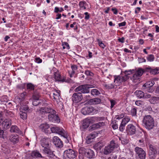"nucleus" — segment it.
<instances>
[{
  "label": "nucleus",
  "instance_id": "a19ab883",
  "mask_svg": "<svg viewBox=\"0 0 159 159\" xmlns=\"http://www.w3.org/2000/svg\"><path fill=\"white\" fill-rule=\"evenodd\" d=\"M40 102L39 101V100H36L35 99H33V105L34 106H37L38 105L39 103Z\"/></svg>",
  "mask_w": 159,
  "mask_h": 159
},
{
  "label": "nucleus",
  "instance_id": "c9c22d12",
  "mask_svg": "<svg viewBox=\"0 0 159 159\" xmlns=\"http://www.w3.org/2000/svg\"><path fill=\"white\" fill-rule=\"evenodd\" d=\"M150 73L154 75L156 74L159 73V69L158 68H156L152 69L150 70Z\"/></svg>",
  "mask_w": 159,
  "mask_h": 159
},
{
  "label": "nucleus",
  "instance_id": "774afa93",
  "mask_svg": "<svg viewBox=\"0 0 159 159\" xmlns=\"http://www.w3.org/2000/svg\"><path fill=\"white\" fill-rule=\"evenodd\" d=\"M112 128L114 129H116L118 128V125H117L116 124H113L112 126Z\"/></svg>",
  "mask_w": 159,
  "mask_h": 159
},
{
  "label": "nucleus",
  "instance_id": "1a4fd4ad",
  "mask_svg": "<svg viewBox=\"0 0 159 159\" xmlns=\"http://www.w3.org/2000/svg\"><path fill=\"white\" fill-rule=\"evenodd\" d=\"M51 131L52 133L58 134L66 139L67 138L66 133L62 128H60L57 126H54L51 128Z\"/></svg>",
  "mask_w": 159,
  "mask_h": 159
},
{
  "label": "nucleus",
  "instance_id": "4c0bfd02",
  "mask_svg": "<svg viewBox=\"0 0 159 159\" xmlns=\"http://www.w3.org/2000/svg\"><path fill=\"white\" fill-rule=\"evenodd\" d=\"M86 150V149H85L83 147L80 148L79 150V153L80 154H84L85 155Z\"/></svg>",
  "mask_w": 159,
  "mask_h": 159
},
{
  "label": "nucleus",
  "instance_id": "6e6d98bb",
  "mask_svg": "<svg viewBox=\"0 0 159 159\" xmlns=\"http://www.w3.org/2000/svg\"><path fill=\"white\" fill-rule=\"evenodd\" d=\"M110 102L111 103V108H112L114 105L115 104V101L113 100H111L110 101Z\"/></svg>",
  "mask_w": 159,
  "mask_h": 159
},
{
  "label": "nucleus",
  "instance_id": "09e8293b",
  "mask_svg": "<svg viewBox=\"0 0 159 159\" xmlns=\"http://www.w3.org/2000/svg\"><path fill=\"white\" fill-rule=\"evenodd\" d=\"M134 71V70H125V75H129L132 73V71Z\"/></svg>",
  "mask_w": 159,
  "mask_h": 159
},
{
  "label": "nucleus",
  "instance_id": "cd10ccee",
  "mask_svg": "<svg viewBox=\"0 0 159 159\" xmlns=\"http://www.w3.org/2000/svg\"><path fill=\"white\" fill-rule=\"evenodd\" d=\"M155 84V82L153 80H151L150 81L146 83L143 85V86L147 87V86H149V87L152 86Z\"/></svg>",
  "mask_w": 159,
  "mask_h": 159
},
{
  "label": "nucleus",
  "instance_id": "bf43d9fd",
  "mask_svg": "<svg viewBox=\"0 0 159 159\" xmlns=\"http://www.w3.org/2000/svg\"><path fill=\"white\" fill-rule=\"evenodd\" d=\"M69 74L70 77H73V76L74 75V74L75 73V71L73 70H72V71L71 72V73H70V71H69Z\"/></svg>",
  "mask_w": 159,
  "mask_h": 159
},
{
  "label": "nucleus",
  "instance_id": "20e7f679",
  "mask_svg": "<svg viewBox=\"0 0 159 159\" xmlns=\"http://www.w3.org/2000/svg\"><path fill=\"white\" fill-rule=\"evenodd\" d=\"M144 72V70L142 68H139L131 77V80L135 83L138 84L140 83V77Z\"/></svg>",
  "mask_w": 159,
  "mask_h": 159
},
{
  "label": "nucleus",
  "instance_id": "6e6552de",
  "mask_svg": "<svg viewBox=\"0 0 159 159\" xmlns=\"http://www.w3.org/2000/svg\"><path fill=\"white\" fill-rule=\"evenodd\" d=\"M159 153V148L152 144L149 145V155L152 158H155L156 155Z\"/></svg>",
  "mask_w": 159,
  "mask_h": 159
},
{
  "label": "nucleus",
  "instance_id": "dca6fc26",
  "mask_svg": "<svg viewBox=\"0 0 159 159\" xmlns=\"http://www.w3.org/2000/svg\"><path fill=\"white\" fill-rule=\"evenodd\" d=\"M126 130L129 134L133 135L136 132V128L135 126L133 124H130L127 125Z\"/></svg>",
  "mask_w": 159,
  "mask_h": 159
},
{
  "label": "nucleus",
  "instance_id": "ea45409f",
  "mask_svg": "<svg viewBox=\"0 0 159 159\" xmlns=\"http://www.w3.org/2000/svg\"><path fill=\"white\" fill-rule=\"evenodd\" d=\"M130 120V118L129 117H125L122 119V122L126 125Z\"/></svg>",
  "mask_w": 159,
  "mask_h": 159
},
{
  "label": "nucleus",
  "instance_id": "4d7b16f0",
  "mask_svg": "<svg viewBox=\"0 0 159 159\" xmlns=\"http://www.w3.org/2000/svg\"><path fill=\"white\" fill-rule=\"evenodd\" d=\"M124 117V114H123L118 115L116 116V118L117 119H120Z\"/></svg>",
  "mask_w": 159,
  "mask_h": 159
},
{
  "label": "nucleus",
  "instance_id": "49530a36",
  "mask_svg": "<svg viewBox=\"0 0 159 159\" xmlns=\"http://www.w3.org/2000/svg\"><path fill=\"white\" fill-rule=\"evenodd\" d=\"M91 139V137H90L89 135L86 137V139L87 142L88 143H89L91 142V140L93 139Z\"/></svg>",
  "mask_w": 159,
  "mask_h": 159
},
{
  "label": "nucleus",
  "instance_id": "4be33fe9",
  "mask_svg": "<svg viewBox=\"0 0 159 159\" xmlns=\"http://www.w3.org/2000/svg\"><path fill=\"white\" fill-rule=\"evenodd\" d=\"M103 145L102 143L99 142L96 143L93 146L94 148L97 151L100 150L101 148L103 147Z\"/></svg>",
  "mask_w": 159,
  "mask_h": 159
},
{
  "label": "nucleus",
  "instance_id": "72a5a7b5",
  "mask_svg": "<svg viewBox=\"0 0 159 159\" xmlns=\"http://www.w3.org/2000/svg\"><path fill=\"white\" fill-rule=\"evenodd\" d=\"M137 109L135 108H132L131 110V114L133 116L136 115Z\"/></svg>",
  "mask_w": 159,
  "mask_h": 159
},
{
  "label": "nucleus",
  "instance_id": "680f3d73",
  "mask_svg": "<svg viewBox=\"0 0 159 159\" xmlns=\"http://www.w3.org/2000/svg\"><path fill=\"white\" fill-rule=\"evenodd\" d=\"M25 94L24 93H22L20 94V98L21 100H23L24 99L25 96Z\"/></svg>",
  "mask_w": 159,
  "mask_h": 159
},
{
  "label": "nucleus",
  "instance_id": "e2e57ef3",
  "mask_svg": "<svg viewBox=\"0 0 159 159\" xmlns=\"http://www.w3.org/2000/svg\"><path fill=\"white\" fill-rule=\"evenodd\" d=\"M96 135V134L92 133L90 134L89 135L90 136V137H91V139H93L95 138Z\"/></svg>",
  "mask_w": 159,
  "mask_h": 159
},
{
  "label": "nucleus",
  "instance_id": "39448f33",
  "mask_svg": "<svg viewBox=\"0 0 159 159\" xmlns=\"http://www.w3.org/2000/svg\"><path fill=\"white\" fill-rule=\"evenodd\" d=\"M77 155V152L72 149H69L64 152L63 159H73Z\"/></svg>",
  "mask_w": 159,
  "mask_h": 159
},
{
  "label": "nucleus",
  "instance_id": "f03ea898",
  "mask_svg": "<svg viewBox=\"0 0 159 159\" xmlns=\"http://www.w3.org/2000/svg\"><path fill=\"white\" fill-rule=\"evenodd\" d=\"M36 111L39 113L41 114L48 113L49 114L48 117L49 120L57 123L60 122L59 117L56 114V111L50 107H41L37 109Z\"/></svg>",
  "mask_w": 159,
  "mask_h": 159
},
{
  "label": "nucleus",
  "instance_id": "423d86ee",
  "mask_svg": "<svg viewBox=\"0 0 159 159\" xmlns=\"http://www.w3.org/2000/svg\"><path fill=\"white\" fill-rule=\"evenodd\" d=\"M93 86L91 85L84 84L80 85L75 89V92L80 91L83 93H89V89L93 88Z\"/></svg>",
  "mask_w": 159,
  "mask_h": 159
},
{
  "label": "nucleus",
  "instance_id": "8fccbe9b",
  "mask_svg": "<svg viewBox=\"0 0 159 159\" xmlns=\"http://www.w3.org/2000/svg\"><path fill=\"white\" fill-rule=\"evenodd\" d=\"M92 119H91L86 118L84 121L87 123L89 125L91 123Z\"/></svg>",
  "mask_w": 159,
  "mask_h": 159
},
{
  "label": "nucleus",
  "instance_id": "5701e85b",
  "mask_svg": "<svg viewBox=\"0 0 159 159\" xmlns=\"http://www.w3.org/2000/svg\"><path fill=\"white\" fill-rule=\"evenodd\" d=\"M150 102L153 104H157L158 103L159 101V97H153L149 99Z\"/></svg>",
  "mask_w": 159,
  "mask_h": 159
},
{
  "label": "nucleus",
  "instance_id": "603ef678",
  "mask_svg": "<svg viewBox=\"0 0 159 159\" xmlns=\"http://www.w3.org/2000/svg\"><path fill=\"white\" fill-rule=\"evenodd\" d=\"M138 61L139 63H141L143 62H146V60L143 58H138Z\"/></svg>",
  "mask_w": 159,
  "mask_h": 159
},
{
  "label": "nucleus",
  "instance_id": "7ed1b4c3",
  "mask_svg": "<svg viewBox=\"0 0 159 159\" xmlns=\"http://www.w3.org/2000/svg\"><path fill=\"white\" fill-rule=\"evenodd\" d=\"M142 122L145 128L149 130L152 129L154 126V119L150 115L144 116Z\"/></svg>",
  "mask_w": 159,
  "mask_h": 159
},
{
  "label": "nucleus",
  "instance_id": "de8ad7c7",
  "mask_svg": "<svg viewBox=\"0 0 159 159\" xmlns=\"http://www.w3.org/2000/svg\"><path fill=\"white\" fill-rule=\"evenodd\" d=\"M91 139V137H90L89 135L86 137V139L87 142L88 143H89L91 142V140L93 139Z\"/></svg>",
  "mask_w": 159,
  "mask_h": 159
},
{
  "label": "nucleus",
  "instance_id": "5fc2aeb1",
  "mask_svg": "<svg viewBox=\"0 0 159 159\" xmlns=\"http://www.w3.org/2000/svg\"><path fill=\"white\" fill-rule=\"evenodd\" d=\"M143 133H144V132H143L141 131H139L137 132V135L138 136L141 137L143 135Z\"/></svg>",
  "mask_w": 159,
  "mask_h": 159
},
{
  "label": "nucleus",
  "instance_id": "bb28decb",
  "mask_svg": "<svg viewBox=\"0 0 159 159\" xmlns=\"http://www.w3.org/2000/svg\"><path fill=\"white\" fill-rule=\"evenodd\" d=\"M53 98L57 101L59 100L60 98V94L57 91L53 93Z\"/></svg>",
  "mask_w": 159,
  "mask_h": 159
},
{
  "label": "nucleus",
  "instance_id": "c85d7f7f",
  "mask_svg": "<svg viewBox=\"0 0 159 159\" xmlns=\"http://www.w3.org/2000/svg\"><path fill=\"white\" fill-rule=\"evenodd\" d=\"M91 93L93 96L98 95L100 94V92L96 89H93L91 91Z\"/></svg>",
  "mask_w": 159,
  "mask_h": 159
},
{
  "label": "nucleus",
  "instance_id": "0e129e2a",
  "mask_svg": "<svg viewBox=\"0 0 159 159\" xmlns=\"http://www.w3.org/2000/svg\"><path fill=\"white\" fill-rule=\"evenodd\" d=\"M89 125L87 123H85V121H84L83 123V126L85 128H87L89 126Z\"/></svg>",
  "mask_w": 159,
  "mask_h": 159
},
{
  "label": "nucleus",
  "instance_id": "c756f323",
  "mask_svg": "<svg viewBox=\"0 0 159 159\" xmlns=\"http://www.w3.org/2000/svg\"><path fill=\"white\" fill-rule=\"evenodd\" d=\"M103 86L105 87L107 89H112L114 87V85L111 84H103Z\"/></svg>",
  "mask_w": 159,
  "mask_h": 159
},
{
  "label": "nucleus",
  "instance_id": "f8f14e48",
  "mask_svg": "<svg viewBox=\"0 0 159 159\" xmlns=\"http://www.w3.org/2000/svg\"><path fill=\"white\" fill-rule=\"evenodd\" d=\"M83 98L82 93L80 92L74 93L72 97L73 101L77 103L81 101Z\"/></svg>",
  "mask_w": 159,
  "mask_h": 159
},
{
  "label": "nucleus",
  "instance_id": "37998d69",
  "mask_svg": "<svg viewBox=\"0 0 159 159\" xmlns=\"http://www.w3.org/2000/svg\"><path fill=\"white\" fill-rule=\"evenodd\" d=\"M135 104L138 106H139L141 105H143L144 104V103L142 101H136L135 102Z\"/></svg>",
  "mask_w": 159,
  "mask_h": 159
},
{
  "label": "nucleus",
  "instance_id": "a878e982",
  "mask_svg": "<svg viewBox=\"0 0 159 159\" xmlns=\"http://www.w3.org/2000/svg\"><path fill=\"white\" fill-rule=\"evenodd\" d=\"M10 131L11 132L18 133L20 130L16 126L12 125L10 128Z\"/></svg>",
  "mask_w": 159,
  "mask_h": 159
},
{
  "label": "nucleus",
  "instance_id": "58836bf2",
  "mask_svg": "<svg viewBox=\"0 0 159 159\" xmlns=\"http://www.w3.org/2000/svg\"><path fill=\"white\" fill-rule=\"evenodd\" d=\"M154 59V57L153 55L151 54L148 56L147 57V60L150 61H153Z\"/></svg>",
  "mask_w": 159,
  "mask_h": 159
},
{
  "label": "nucleus",
  "instance_id": "338daca9",
  "mask_svg": "<svg viewBox=\"0 0 159 159\" xmlns=\"http://www.w3.org/2000/svg\"><path fill=\"white\" fill-rule=\"evenodd\" d=\"M118 41L120 42H121V43H124V40H125V38L122 37V38H119L118 39Z\"/></svg>",
  "mask_w": 159,
  "mask_h": 159
},
{
  "label": "nucleus",
  "instance_id": "f257e3e1",
  "mask_svg": "<svg viewBox=\"0 0 159 159\" xmlns=\"http://www.w3.org/2000/svg\"><path fill=\"white\" fill-rule=\"evenodd\" d=\"M50 139L48 138H44L41 139L40 143L43 148V153L47 157L50 158H53L55 157L54 151L51 149V144Z\"/></svg>",
  "mask_w": 159,
  "mask_h": 159
},
{
  "label": "nucleus",
  "instance_id": "79ce46f5",
  "mask_svg": "<svg viewBox=\"0 0 159 159\" xmlns=\"http://www.w3.org/2000/svg\"><path fill=\"white\" fill-rule=\"evenodd\" d=\"M21 108L22 109V110L24 111H29L30 110V109H29V107H28V106L26 105H23L21 107Z\"/></svg>",
  "mask_w": 159,
  "mask_h": 159
},
{
  "label": "nucleus",
  "instance_id": "0eeeda50",
  "mask_svg": "<svg viewBox=\"0 0 159 159\" xmlns=\"http://www.w3.org/2000/svg\"><path fill=\"white\" fill-rule=\"evenodd\" d=\"M118 147V144L116 143L114 141H111L110 142V144L105 147L104 151V154L107 155L111 153L114 150L115 148H117Z\"/></svg>",
  "mask_w": 159,
  "mask_h": 159
},
{
  "label": "nucleus",
  "instance_id": "a18cd8bd",
  "mask_svg": "<svg viewBox=\"0 0 159 159\" xmlns=\"http://www.w3.org/2000/svg\"><path fill=\"white\" fill-rule=\"evenodd\" d=\"M98 42L99 46L102 48H104L105 45L104 43H102V42H101L99 39H98Z\"/></svg>",
  "mask_w": 159,
  "mask_h": 159
},
{
  "label": "nucleus",
  "instance_id": "f3484780",
  "mask_svg": "<svg viewBox=\"0 0 159 159\" xmlns=\"http://www.w3.org/2000/svg\"><path fill=\"white\" fill-rule=\"evenodd\" d=\"M85 156L89 159L94 158L95 157V153L94 151L90 149H86Z\"/></svg>",
  "mask_w": 159,
  "mask_h": 159
},
{
  "label": "nucleus",
  "instance_id": "052dcab7",
  "mask_svg": "<svg viewBox=\"0 0 159 159\" xmlns=\"http://www.w3.org/2000/svg\"><path fill=\"white\" fill-rule=\"evenodd\" d=\"M120 140H121V143L123 144H125L128 143L127 140L126 139H120Z\"/></svg>",
  "mask_w": 159,
  "mask_h": 159
},
{
  "label": "nucleus",
  "instance_id": "412c9836",
  "mask_svg": "<svg viewBox=\"0 0 159 159\" xmlns=\"http://www.w3.org/2000/svg\"><path fill=\"white\" fill-rule=\"evenodd\" d=\"M2 124L4 128L8 129L11 125V120H6L2 122Z\"/></svg>",
  "mask_w": 159,
  "mask_h": 159
},
{
  "label": "nucleus",
  "instance_id": "473e14b6",
  "mask_svg": "<svg viewBox=\"0 0 159 159\" xmlns=\"http://www.w3.org/2000/svg\"><path fill=\"white\" fill-rule=\"evenodd\" d=\"M86 4V2L84 1H80L79 3V6L81 8H83L84 9H86V7L84 6Z\"/></svg>",
  "mask_w": 159,
  "mask_h": 159
},
{
  "label": "nucleus",
  "instance_id": "c03bdc74",
  "mask_svg": "<svg viewBox=\"0 0 159 159\" xmlns=\"http://www.w3.org/2000/svg\"><path fill=\"white\" fill-rule=\"evenodd\" d=\"M85 73L87 75L92 76L93 75V73L90 70H87L85 71Z\"/></svg>",
  "mask_w": 159,
  "mask_h": 159
},
{
  "label": "nucleus",
  "instance_id": "2f4dec72",
  "mask_svg": "<svg viewBox=\"0 0 159 159\" xmlns=\"http://www.w3.org/2000/svg\"><path fill=\"white\" fill-rule=\"evenodd\" d=\"M104 123L103 122H99L93 125V127H95L96 128H98L101 126L104 125Z\"/></svg>",
  "mask_w": 159,
  "mask_h": 159
},
{
  "label": "nucleus",
  "instance_id": "7c9ffc66",
  "mask_svg": "<svg viewBox=\"0 0 159 159\" xmlns=\"http://www.w3.org/2000/svg\"><path fill=\"white\" fill-rule=\"evenodd\" d=\"M40 97V95L39 93L37 92H34L33 94V99L36 100H39V98Z\"/></svg>",
  "mask_w": 159,
  "mask_h": 159
},
{
  "label": "nucleus",
  "instance_id": "9d476101",
  "mask_svg": "<svg viewBox=\"0 0 159 159\" xmlns=\"http://www.w3.org/2000/svg\"><path fill=\"white\" fill-rule=\"evenodd\" d=\"M129 78V76L126 75L124 76H117L115 77L114 80V82L116 85H119L122 82L126 81Z\"/></svg>",
  "mask_w": 159,
  "mask_h": 159
},
{
  "label": "nucleus",
  "instance_id": "6ab92c4d",
  "mask_svg": "<svg viewBox=\"0 0 159 159\" xmlns=\"http://www.w3.org/2000/svg\"><path fill=\"white\" fill-rule=\"evenodd\" d=\"M9 139L13 143H16L19 141V136L17 135H11L10 136Z\"/></svg>",
  "mask_w": 159,
  "mask_h": 159
},
{
  "label": "nucleus",
  "instance_id": "a211bd4d",
  "mask_svg": "<svg viewBox=\"0 0 159 159\" xmlns=\"http://www.w3.org/2000/svg\"><path fill=\"white\" fill-rule=\"evenodd\" d=\"M39 129L41 130L45 133H48V129L49 128V126L47 123H44L41 124L39 127Z\"/></svg>",
  "mask_w": 159,
  "mask_h": 159
},
{
  "label": "nucleus",
  "instance_id": "3c124183",
  "mask_svg": "<svg viewBox=\"0 0 159 159\" xmlns=\"http://www.w3.org/2000/svg\"><path fill=\"white\" fill-rule=\"evenodd\" d=\"M35 61L38 63H40L42 62V60L39 57H36L35 59Z\"/></svg>",
  "mask_w": 159,
  "mask_h": 159
},
{
  "label": "nucleus",
  "instance_id": "2eb2a0df",
  "mask_svg": "<svg viewBox=\"0 0 159 159\" xmlns=\"http://www.w3.org/2000/svg\"><path fill=\"white\" fill-rule=\"evenodd\" d=\"M52 140L53 143L57 147L61 148L63 147V142L58 137L54 136Z\"/></svg>",
  "mask_w": 159,
  "mask_h": 159
},
{
  "label": "nucleus",
  "instance_id": "f704fd0d",
  "mask_svg": "<svg viewBox=\"0 0 159 159\" xmlns=\"http://www.w3.org/2000/svg\"><path fill=\"white\" fill-rule=\"evenodd\" d=\"M20 117L23 119H25L27 117V114L25 112H22L21 111L20 113Z\"/></svg>",
  "mask_w": 159,
  "mask_h": 159
},
{
  "label": "nucleus",
  "instance_id": "69168bd1",
  "mask_svg": "<svg viewBox=\"0 0 159 159\" xmlns=\"http://www.w3.org/2000/svg\"><path fill=\"white\" fill-rule=\"evenodd\" d=\"M71 68L72 70L76 71L77 69V67L76 65H74L71 66Z\"/></svg>",
  "mask_w": 159,
  "mask_h": 159
},
{
  "label": "nucleus",
  "instance_id": "4468645a",
  "mask_svg": "<svg viewBox=\"0 0 159 159\" xmlns=\"http://www.w3.org/2000/svg\"><path fill=\"white\" fill-rule=\"evenodd\" d=\"M53 77L55 79V81L64 82L66 80V78L62 77L58 71L54 73Z\"/></svg>",
  "mask_w": 159,
  "mask_h": 159
},
{
  "label": "nucleus",
  "instance_id": "e433bc0d",
  "mask_svg": "<svg viewBox=\"0 0 159 159\" xmlns=\"http://www.w3.org/2000/svg\"><path fill=\"white\" fill-rule=\"evenodd\" d=\"M27 88L30 90H33L34 89V86L31 83H28L27 85Z\"/></svg>",
  "mask_w": 159,
  "mask_h": 159
},
{
  "label": "nucleus",
  "instance_id": "9b49d317",
  "mask_svg": "<svg viewBox=\"0 0 159 159\" xmlns=\"http://www.w3.org/2000/svg\"><path fill=\"white\" fill-rule=\"evenodd\" d=\"M136 154L140 159H145L146 153L145 151L141 148L136 147L135 149Z\"/></svg>",
  "mask_w": 159,
  "mask_h": 159
},
{
  "label": "nucleus",
  "instance_id": "aec40b11",
  "mask_svg": "<svg viewBox=\"0 0 159 159\" xmlns=\"http://www.w3.org/2000/svg\"><path fill=\"white\" fill-rule=\"evenodd\" d=\"M101 102V100L100 98H96L90 99L89 102L90 104H98L100 103Z\"/></svg>",
  "mask_w": 159,
  "mask_h": 159
},
{
  "label": "nucleus",
  "instance_id": "393cba45",
  "mask_svg": "<svg viewBox=\"0 0 159 159\" xmlns=\"http://www.w3.org/2000/svg\"><path fill=\"white\" fill-rule=\"evenodd\" d=\"M31 156L34 157H43L41 154L37 151H33L31 154Z\"/></svg>",
  "mask_w": 159,
  "mask_h": 159
},
{
  "label": "nucleus",
  "instance_id": "ddd939ff",
  "mask_svg": "<svg viewBox=\"0 0 159 159\" xmlns=\"http://www.w3.org/2000/svg\"><path fill=\"white\" fill-rule=\"evenodd\" d=\"M96 112V110L92 107H85L83 108L81 110V112L84 115L89 114L92 113H95Z\"/></svg>",
  "mask_w": 159,
  "mask_h": 159
},
{
  "label": "nucleus",
  "instance_id": "13d9d810",
  "mask_svg": "<svg viewBox=\"0 0 159 159\" xmlns=\"http://www.w3.org/2000/svg\"><path fill=\"white\" fill-rule=\"evenodd\" d=\"M84 14L85 15V19L86 20H88L89 19L90 16L89 15L87 12H86L84 13Z\"/></svg>",
  "mask_w": 159,
  "mask_h": 159
},
{
  "label": "nucleus",
  "instance_id": "b1692460",
  "mask_svg": "<svg viewBox=\"0 0 159 159\" xmlns=\"http://www.w3.org/2000/svg\"><path fill=\"white\" fill-rule=\"evenodd\" d=\"M134 94L136 97L141 98H143L144 97V93L141 90H137L135 93Z\"/></svg>",
  "mask_w": 159,
  "mask_h": 159
},
{
  "label": "nucleus",
  "instance_id": "864d4df0",
  "mask_svg": "<svg viewBox=\"0 0 159 159\" xmlns=\"http://www.w3.org/2000/svg\"><path fill=\"white\" fill-rule=\"evenodd\" d=\"M3 131L0 128V138H4V136H3Z\"/></svg>",
  "mask_w": 159,
  "mask_h": 159
}]
</instances>
